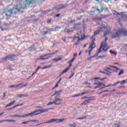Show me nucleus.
<instances>
[{
    "mask_svg": "<svg viewBox=\"0 0 127 127\" xmlns=\"http://www.w3.org/2000/svg\"><path fill=\"white\" fill-rule=\"evenodd\" d=\"M112 38H116L119 36H127V30L126 28H121L116 31V32L113 33L112 35Z\"/></svg>",
    "mask_w": 127,
    "mask_h": 127,
    "instance_id": "obj_1",
    "label": "nucleus"
},
{
    "mask_svg": "<svg viewBox=\"0 0 127 127\" xmlns=\"http://www.w3.org/2000/svg\"><path fill=\"white\" fill-rule=\"evenodd\" d=\"M80 25L79 24H78L76 25V26L74 28H71L69 30L65 28L64 30V32L67 34H69L71 32H72L74 30V29H80V27H79Z\"/></svg>",
    "mask_w": 127,
    "mask_h": 127,
    "instance_id": "obj_2",
    "label": "nucleus"
},
{
    "mask_svg": "<svg viewBox=\"0 0 127 127\" xmlns=\"http://www.w3.org/2000/svg\"><path fill=\"white\" fill-rule=\"evenodd\" d=\"M16 56L14 55H9L7 56V57L3 58L2 59V60L3 62H6L7 61H13L14 60V58L16 57Z\"/></svg>",
    "mask_w": 127,
    "mask_h": 127,
    "instance_id": "obj_3",
    "label": "nucleus"
},
{
    "mask_svg": "<svg viewBox=\"0 0 127 127\" xmlns=\"http://www.w3.org/2000/svg\"><path fill=\"white\" fill-rule=\"evenodd\" d=\"M64 120H65L64 119H52V120H50V121H47V122H44V124L52 123L56 122H57V123H59L63 122Z\"/></svg>",
    "mask_w": 127,
    "mask_h": 127,
    "instance_id": "obj_4",
    "label": "nucleus"
},
{
    "mask_svg": "<svg viewBox=\"0 0 127 127\" xmlns=\"http://www.w3.org/2000/svg\"><path fill=\"white\" fill-rule=\"evenodd\" d=\"M88 38V36H85L84 35H82L81 36V38H80V37H74V39H77V43H75L74 44V45L75 46H77V45H78L79 44V41L80 40L82 41L84 39H86L87 38Z\"/></svg>",
    "mask_w": 127,
    "mask_h": 127,
    "instance_id": "obj_5",
    "label": "nucleus"
},
{
    "mask_svg": "<svg viewBox=\"0 0 127 127\" xmlns=\"http://www.w3.org/2000/svg\"><path fill=\"white\" fill-rule=\"evenodd\" d=\"M21 84H22L20 83L15 85H12L9 86L8 88H16V89H17V88H20V89H21L22 88H24V87H26V86L28 85V84H26L20 86Z\"/></svg>",
    "mask_w": 127,
    "mask_h": 127,
    "instance_id": "obj_6",
    "label": "nucleus"
},
{
    "mask_svg": "<svg viewBox=\"0 0 127 127\" xmlns=\"http://www.w3.org/2000/svg\"><path fill=\"white\" fill-rule=\"evenodd\" d=\"M107 29V27H101L99 28L98 30H96V31H95V32H94V36H96L97 35L99 34L100 32L101 31H103Z\"/></svg>",
    "mask_w": 127,
    "mask_h": 127,
    "instance_id": "obj_7",
    "label": "nucleus"
},
{
    "mask_svg": "<svg viewBox=\"0 0 127 127\" xmlns=\"http://www.w3.org/2000/svg\"><path fill=\"white\" fill-rule=\"evenodd\" d=\"M109 67H106V69H108V70H113L115 72H119L118 70H120V69L119 68H118L117 67L113 66V65H109ZM110 67L113 68L116 70L112 69Z\"/></svg>",
    "mask_w": 127,
    "mask_h": 127,
    "instance_id": "obj_8",
    "label": "nucleus"
},
{
    "mask_svg": "<svg viewBox=\"0 0 127 127\" xmlns=\"http://www.w3.org/2000/svg\"><path fill=\"white\" fill-rule=\"evenodd\" d=\"M72 65V64H69V66L64 70H63L62 73L60 74L59 76H61L62 75H63V74L66 73L71 68V66Z\"/></svg>",
    "mask_w": 127,
    "mask_h": 127,
    "instance_id": "obj_9",
    "label": "nucleus"
},
{
    "mask_svg": "<svg viewBox=\"0 0 127 127\" xmlns=\"http://www.w3.org/2000/svg\"><path fill=\"white\" fill-rule=\"evenodd\" d=\"M39 115V113H36L35 114L34 111L32 113H29V114H26L25 115H23V118L24 117H28L29 116H30V117H32L34 116H37V115Z\"/></svg>",
    "mask_w": 127,
    "mask_h": 127,
    "instance_id": "obj_10",
    "label": "nucleus"
},
{
    "mask_svg": "<svg viewBox=\"0 0 127 127\" xmlns=\"http://www.w3.org/2000/svg\"><path fill=\"white\" fill-rule=\"evenodd\" d=\"M103 45V46L102 47V48H103V51H104L105 52H107L108 51V50L109 49V47H108L106 49H105L106 47H107V46H108V43H106V42H103L101 44V45Z\"/></svg>",
    "mask_w": 127,
    "mask_h": 127,
    "instance_id": "obj_11",
    "label": "nucleus"
},
{
    "mask_svg": "<svg viewBox=\"0 0 127 127\" xmlns=\"http://www.w3.org/2000/svg\"><path fill=\"white\" fill-rule=\"evenodd\" d=\"M4 14H5V15L7 17H11V15H12V13L11 10H5Z\"/></svg>",
    "mask_w": 127,
    "mask_h": 127,
    "instance_id": "obj_12",
    "label": "nucleus"
},
{
    "mask_svg": "<svg viewBox=\"0 0 127 127\" xmlns=\"http://www.w3.org/2000/svg\"><path fill=\"white\" fill-rule=\"evenodd\" d=\"M94 97H90L89 99H87V100L85 101L82 104L86 105V104L89 103L91 101L93 100Z\"/></svg>",
    "mask_w": 127,
    "mask_h": 127,
    "instance_id": "obj_13",
    "label": "nucleus"
},
{
    "mask_svg": "<svg viewBox=\"0 0 127 127\" xmlns=\"http://www.w3.org/2000/svg\"><path fill=\"white\" fill-rule=\"evenodd\" d=\"M12 14H16L17 12L19 11V10L17 8H13L10 10Z\"/></svg>",
    "mask_w": 127,
    "mask_h": 127,
    "instance_id": "obj_14",
    "label": "nucleus"
},
{
    "mask_svg": "<svg viewBox=\"0 0 127 127\" xmlns=\"http://www.w3.org/2000/svg\"><path fill=\"white\" fill-rule=\"evenodd\" d=\"M103 46H104L103 44H102L101 45V47H100V48L99 49V51H98L97 53H96V54H95V55H94V56H95V57H97V56H98V55L99 54H100L101 52H102L101 49H102V48L103 47Z\"/></svg>",
    "mask_w": 127,
    "mask_h": 127,
    "instance_id": "obj_15",
    "label": "nucleus"
},
{
    "mask_svg": "<svg viewBox=\"0 0 127 127\" xmlns=\"http://www.w3.org/2000/svg\"><path fill=\"white\" fill-rule=\"evenodd\" d=\"M36 50V48L35 47V46L34 45H32L29 48V51L30 52H32L33 51H34Z\"/></svg>",
    "mask_w": 127,
    "mask_h": 127,
    "instance_id": "obj_16",
    "label": "nucleus"
},
{
    "mask_svg": "<svg viewBox=\"0 0 127 127\" xmlns=\"http://www.w3.org/2000/svg\"><path fill=\"white\" fill-rule=\"evenodd\" d=\"M54 104L56 105H61V103H56V102L54 101V102H50V103H49L47 104V106H50V105H52V104Z\"/></svg>",
    "mask_w": 127,
    "mask_h": 127,
    "instance_id": "obj_17",
    "label": "nucleus"
},
{
    "mask_svg": "<svg viewBox=\"0 0 127 127\" xmlns=\"http://www.w3.org/2000/svg\"><path fill=\"white\" fill-rule=\"evenodd\" d=\"M95 39H93L91 45L89 47V49H91V48H95V47H93V46L95 45Z\"/></svg>",
    "mask_w": 127,
    "mask_h": 127,
    "instance_id": "obj_18",
    "label": "nucleus"
},
{
    "mask_svg": "<svg viewBox=\"0 0 127 127\" xmlns=\"http://www.w3.org/2000/svg\"><path fill=\"white\" fill-rule=\"evenodd\" d=\"M110 33H111L110 31H108V32H106L105 34H104V36L105 37V41L108 40V37H107V35H108V34H109Z\"/></svg>",
    "mask_w": 127,
    "mask_h": 127,
    "instance_id": "obj_19",
    "label": "nucleus"
},
{
    "mask_svg": "<svg viewBox=\"0 0 127 127\" xmlns=\"http://www.w3.org/2000/svg\"><path fill=\"white\" fill-rule=\"evenodd\" d=\"M122 18L124 20L127 21V14H123L122 15Z\"/></svg>",
    "mask_w": 127,
    "mask_h": 127,
    "instance_id": "obj_20",
    "label": "nucleus"
},
{
    "mask_svg": "<svg viewBox=\"0 0 127 127\" xmlns=\"http://www.w3.org/2000/svg\"><path fill=\"white\" fill-rule=\"evenodd\" d=\"M103 86V83L102 82H99V84L97 86L95 87L94 89H98V88H101V87Z\"/></svg>",
    "mask_w": 127,
    "mask_h": 127,
    "instance_id": "obj_21",
    "label": "nucleus"
},
{
    "mask_svg": "<svg viewBox=\"0 0 127 127\" xmlns=\"http://www.w3.org/2000/svg\"><path fill=\"white\" fill-rule=\"evenodd\" d=\"M54 108H49V109H45L43 110V113H47V112H49L50 110H53Z\"/></svg>",
    "mask_w": 127,
    "mask_h": 127,
    "instance_id": "obj_22",
    "label": "nucleus"
},
{
    "mask_svg": "<svg viewBox=\"0 0 127 127\" xmlns=\"http://www.w3.org/2000/svg\"><path fill=\"white\" fill-rule=\"evenodd\" d=\"M62 92V90H59V91H55V93L56 95H57L58 94V96H59L61 95V93Z\"/></svg>",
    "mask_w": 127,
    "mask_h": 127,
    "instance_id": "obj_23",
    "label": "nucleus"
},
{
    "mask_svg": "<svg viewBox=\"0 0 127 127\" xmlns=\"http://www.w3.org/2000/svg\"><path fill=\"white\" fill-rule=\"evenodd\" d=\"M55 101L54 102H55V103H57V102H58V101H62L63 99H61V98H57L56 97H55Z\"/></svg>",
    "mask_w": 127,
    "mask_h": 127,
    "instance_id": "obj_24",
    "label": "nucleus"
},
{
    "mask_svg": "<svg viewBox=\"0 0 127 127\" xmlns=\"http://www.w3.org/2000/svg\"><path fill=\"white\" fill-rule=\"evenodd\" d=\"M11 117L24 118V116L18 115H13L11 116Z\"/></svg>",
    "mask_w": 127,
    "mask_h": 127,
    "instance_id": "obj_25",
    "label": "nucleus"
},
{
    "mask_svg": "<svg viewBox=\"0 0 127 127\" xmlns=\"http://www.w3.org/2000/svg\"><path fill=\"white\" fill-rule=\"evenodd\" d=\"M110 53L111 54L113 55H115V56H116V55H117V53H116L115 51H112V50H111L110 51Z\"/></svg>",
    "mask_w": 127,
    "mask_h": 127,
    "instance_id": "obj_26",
    "label": "nucleus"
},
{
    "mask_svg": "<svg viewBox=\"0 0 127 127\" xmlns=\"http://www.w3.org/2000/svg\"><path fill=\"white\" fill-rule=\"evenodd\" d=\"M104 10V7H102L101 8V10L99 9H98L97 10L99 12V13H102Z\"/></svg>",
    "mask_w": 127,
    "mask_h": 127,
    "instance_id": "obj_27",
    "label": "nucleus"
},
{
    "mask_svg": "<svg viewBox=\"0 0 127 127\" xmlns=\"http://www.w3.org/2000/svg\"><path fill=\"white\" fill-rule=\"evenodd\" d=\"M27 96H28L27 94H21L19 95H18V97H19V98H22V97H27Z\"/></svg>",
    "mask_w": 127,
    "mask_h": 127,
    "instance_id": "obj_28",
    "label": "nucleus"
},
{
    "mask_svg": "<svg viewBox=\"0 0 127 127\" xmlns=\"http://www.w3.org/2000/svg\"><path fill=\"white\" fill-rule=\"evenodd\" d=\"M124 73V69H122L121 70H120V71L118 73V75L120 76L122 75Z\"/></svg>",
    "mask_w": 127,
    "mask_h": 127,
    "instance_id": "obj_29",
    "label": "nucleus"
},
{
    "mask_svg": "<svg viewBox=\"0 0 127 127\" xmlns=\"http://www.w3.org/2000/svg\"><path fill=\"white\" fill-rule=\"evenodd\" d=\"M103 87L101 88L100 89V90H102V89H104L105 88H108V87H109V85L106 86V85L105 84H103Z\"/></svg>",
    "mask_w": 127,
    "mask_h": 127,
    "instance_id": "obj_30",
    "label": "nucleus"
},
{
    "mask_svg": "<svg viewBox=\"0 0 127 127\" xmlns=\"http://www.w3.org/2000/svg\"><path fill=\"white\" fill-rule=\"evenodd\" d=\"M5 122L14 123V122H15V120H5Z\"/></svg>",
    "mask_w": 127,
    "mask_h": 127,
    "instance_id": "obj_31",
    "label": "nucleus"
},
{
    "mask_svg": "<svg viewBox=\"0 0 127 127\" xmlns=\"http://www.w3.org/2000/svg\"><path fill=\"white\" fill-rule=\"evenodd\" d=\"M106 57H107L106 55H103V56H99L97 59H100L101 58L102 59H104L105 58H106Z\"/></svg>",
    "mask_w": 127,
    "mask_h": 127,
    "instance_id": "obj_32",
    "label": "nucleus"
},
{
    "mask_svg": "<svg viewBox=\"0 0 127 127\" xmlns=\"http://www.w3.org/2000/svg\"><path fill=\"white\" fill-rule=\"evenodd\" d=\"M86 119V117L85 116L84 117H81V118H77V120H84V119Z\"/></svg>",
    "mask_w": 127,
    "mask_h": 127,
    "instance_id": "obj_33",
    "label": "nucleus"
},
{
    "mask_svg": "<svg viewBox=\"0 0 127 127\" xmlns=\"http://www.w3.org/2000/svg\"><path fill=\"white\" fill-rule=\"evenodd\" d=\"M88 93H89V91H85V92H84L80 94H81V96H83V95H85V94H88Z\"/></svg>",
    "mask_w": 127,
    "mask_h": 127,
    "instance_id": "obj_34",
    "label": "nucleus"
},
{
    "mask_svg": "<svg viewBox=\"0 0 127 127\" xmlns=\"http://www.w3.org/2000/svg\"><path fill=\"white\" fill-rule=\"evenodd\" d=\"M51 67V65L43 67L42 68V69H47V68H50Z\"/></svg>",
    "mask_w": 127,
    "mask_h": 127,
    "instance_id": "obj_35",
    "label": "nucleus"
},
{
    "mask_svg": "<svg viewBox=\"0 0 127 127\" xmlns=\"http://www.w3.org/2000/svg\"><path fill=\"white\" fill-rule=\"evenodd\" d=\"M59 51H56V52H55V53H52V54H50V55H55L56 54H57L58 53H59Z\"/></svg>",
    "mask_w": 127,
    "mask_h": 127,
    "instance_id": "obj_36",
    "label": "nucleus"
},
{
    "mask_svg": "<svg viewBox=\"0 0 127 127\" xmlns=\"http://www.w3.org/2000/svg\"><path fill=\"white\" fill-rule=\"evenodd\" d=\"M126 80H124L120 82V84L123 85V84H126Z\"/></svg>",
    "mask_w": 127,
    "mask_h": 127,
    "instance_id": "obj_37",
    "label": "nucleus"
},
{
    "mask_svg": "<svg viewBox=\"0 0 127 127\" xmlns=\"http://www.w3.org/2000/svg\"><path fill=\"white\" fill-rule=\"evenodd\" d=\"M80 96H81V94H79L73 95L71 97H79Z\"/></svg>",
    "mask_w": 127,
    "mask_h": 127,
    "instance_id": "obj_38",
    "label": "nucleus"
},
{
    "mask_svg": "<svg viewBox=\"0 0 127 127\" xmlns=\"http://www.w3.org/2000/svg\"><path fill=\"white\" fill-rule=\"evenodd\" d=\"M61 29V27H55V31H58L59 29Z\"/></svg>",
    "mask_w": 127,
    "mask_h": 127,
    "instance_id": "obj_39",
    "label": "nucleus"
},
{
    "mask_svg": "<svg viewBox=\"0 0 127 127\" xmlns=\"http://www.w3.org/2000/svg\"><path fill=\"white\" fill-rule=\"evenodd\" d=\"M106 73L108 74H106L107 75L110 76L111 74H112V72L110 71H108V72H106Z\"/></svg>",
    "mask_w": 127,
    "mask_h": 127,
    "instance_id": "obj_40",
    "label": "nucleus"
},
{
    "mask_svg": "<svg viewBox=\"0 0 127 127\" xmlns=\"http://www.w3.org/2000/svg\"><path fill=\"white\" fill-rule=\"evenodd\" d=\"M15 103H16V101H13V102L10 103L9 104L11 106L13 105Z\"/></svg>",
    "mask_w": 127,
    "mask_h": 127,
    "instance_id": "obj_41",
    "label": "nucleus"
},
{
    "mask_svg": "<svg viewBox=\"0 0 127 127\" xmlns=\"http://www.w3.org/2000/svg\"><path fill=\"white\" fill-rule=\"evenodd\" d=\"M35 3V1H34V0H30V2H29L30 4H33Z\"/></svg>",
    "mask_w": 127,
    "mask_h": 127,
    "instance_id": "obj_42",
    "label": "nucleus"
},
{
    "mask_svg": "<svg viewBox=\"0 0 127 127\" xmlns=\"http://www.w3.org/2000/svg\"><path fill=\"white\" fill-rule=\"evenodd\" d=\"M75 60V58H74L72 59V60H71L69 62H68V63L71 64V63H73Z\"/></svg>",
    "mask_w": 127,
    "mask_h": 127,
    "instance_id": "obj_43",
    "label": "nucleus"
},
{
    "mask_svg": "<svg viewBox=\"0 0 127 127\" xmlns=\"http://www.w3.org/2000/svg\"><path fill=\"white\" fill-rule=\"evenodd\" d=\"M30 120H29V121H26V122H22L21 124H24V125H25V124H28V123H30Z\"/></svg>",
    "mask_w": 127,
    "mask_h": 127,
    "instance_id": "obj_44",
    "label": "nucleus"
},
{
    "mask_svg": "<svg viewBox=\"0 0 127 127\" xmlns=\"http://www.w3.org/2000/svg\"><path fill=\"white\" fill-rule=\"evenodd\" d=\"M49 30L48 31H46V32L43 34L41 33V34H42L43 35L45 36L46 35V34H47L48 33H49Z\"/></svg>",
    "mask_w": 127,
    "mask_h": 127,
    "instance_id": "obj_45",
    "label": "nucleus"
},
{
    "mask_svg": "<svg viewBox=\"0 0 127 127\" xmlns=\"http://www.w3.org/2000/svg\"><path fill=\"white\" fill-rule=\"evenodd\" d=\"M48 31H49V32H51L52 31H55V30H54L53 28L49 29Z\"/></svg>",
    "mask_w": 127,
    "mask_h": 127,
    "instance_id": "obj_46",
    "label": "nucleus"
},
{
    "mask_svg": "<svg viewBox=\"0 0 127 127\" xmlns=\"http://www.w3.org/2000/svg\"><path fill=\"white\" fill-rule=\"evenodd\" d=\"M100 72L101 73L106 74H106H109L108 73H107V72H105V71H100Z\"/></svg>",
    "mask_w": 127,
    "mask_h": 127,
    "instance_id": "obj_47",
    "label": "nucleus"
},
{
    "mask_svg": "<svg viewBox=\"0 0 127 127\" xmlns=\"http://www.w3.org/2000/svg\"><path fill=\"white\" fill-rule=\"evenodd\" d=\"M71 127H76L77 126H76V124L75 123H74L72 125H71L70 126Z\"/></svg>",
    "mask_w": 127,
    "mask_h": 127,
    "instance_id": "obj_48",
    "label": "nucleus"
},
{
    "mask_svg": "<svg viewBox=\"0 0 127 127\" xmlns=\"http://www.w3.org/2000/svg\"><path fill=\"white\" fill-rule=\"evenodd\" d=\"M52 61H55L56 62H59L58 59L57 58H55V59H52Z\"/></svg>",
    "mask_w": 127,
    "mask_h": 127,
    "instance_id": "obj_49",
    "label": "nucleus"
},
{
    "mask_svg": "<svg viewBox=\"0 0 127 127\" xmlns=\"http://www.w3.org/2000/svg\"><path fill=\"white\" fill-rule=\"evenodd\" d=\"M65 39H66V37H64V38H62V40L64 41V42H66Z\"/></svg>",
    "mask_w": 127,
    "mask_h": 127,
    "instance_id": "obj_50",
    "label": "nucleus"
},
{
    "mask_svg": "<svg viewBox=\"0 0 127 127\" xmlns=\"http://www.w3.org/2000/svg\"><path fill=\"white\" fill-rule=\"evenodd\" d=\"M83 84H88L89 85H91V84L90 83L88 82L87 81L84 82Z\"/></svg>",
    "mask_w": 127,
    "mask_h": 127,
    "instance_id": "obj_51",
    "label": "nucleus"
},
{
    "mask_svg": "<svg viewBox=\"0 0 127 127\" xmlns=\"http://www.w3.org/2000/svg\"><path fill=\"white\" fill-rule=\"evenodd\" d=\"M74 74L75 72L72 73V74H71V76H69V79L71 78L74 76Z\"/></svg>",
    "mask_w": 127,
    "mask_h": 127,
    "instance_id": "obj_52",
    "label": "nucleus"
},
{
    "mask_svg": "<svg viewBox=\"0 0 127 127\" xmlns=\"http://www.w3.org/2000/svg\"><path fill=\"white\" fill-rule=\"evenodd\" d=\"M6 96V95L5 94V93L4 92L3 93V98H5ZM3 98H2V100H4V99H3Z\"/></svg>",
    "mask_w": 127,
    "mask_h": 127,
    "instance_id": "obj_53",
    "label": "nucleus"
},
{
    "mask_svg": "<svg viewBox=\"0 0 127 127\" xmlns=\"http://www.w3.org/2000/svg\"><path fill=\"white\" fill-rule=\"evenodd\" d=\"M75 21V20H71L69 22V24H71L72 23H73Z\"/></svg>",
    "mask_w": 127,
    "mask_h": 127,
    "instance_id": "obj_54",
    "label": "nucleus"
},
{
    "mask_svg": "<svg viewBox=\"0 0 127 127\" xmlns=\"http://www.w3.org/2000/svg\"><path fill=\"white\" fill-rule=\"evenodd\" d=\"M51 21H52V20H51V19H49V20H48V21H47V23L50 24V23H51Z\"/></svg>",
    "mask_w": 127,
    "mask_h": 127,
    "instance_id": "obj_55",
    "label": "nucleus"
},
{
    "mask_svg": "<svg viewBox=\"0 0 127 127\" xmlns=\"http://www.w3.org/2000/svg\"><path fill=\"white\" fill-rule=\"evenodd\" d=\"M40 113H38L39 115L44 113L43 110H40Z\"/></svg>",
    "mask_w": 127,
    "mask_h": 127,
    "instance_id": "obj_56",
    "label": "nucleus"
},
{
    "mask_svg": "<svg viewBox=\"0 0 127 127\" xmlns=\"http://www.w3.org/2000/svg\"><path fill=\"white\" fill-rule=\"evenodd\" d=\"M77 56V54H74V55H73L74 58H75V59Z\"/></svg>",
    "mask_w": 127,
    "mask_h": 127,
    "instance_id": "obj_57",
    "label": "nucleus"
},
{
    "mask_svg": "<svg viewBox=\"0 0 127 127\" xmlns=\"http://www.w3.org/2000/svg\"><path fill=\"white\" fill-rule=\"evenodd\" d=\"M38 60H43V61H44L46 60V58H43V57H41V58L39 59Z\"/></svg>",
    "mask_w": 127,
    "mask_h": 127,
    "instance_id": "obj_58",
    "label": "nucleus"
},
{
    "mask_svg": "<svg viewBox=\"0 0 127 127\" xmlns=\"http://www.w3.org/2000/svg\"><path fill=\"white\" fill-rule=\"evenodd\" d=\"M50 55V54H46V55H45L44 56L41 57H47V56H49Z\"/></svg>",
    "mask_w": 127,
    "mask_h": 127,
    "instance_id": "obj_59",
    "label": "nucleus"
},
{
    "mask_svg": "<svg viewBox=\"0 0 127 127\" xmlns=\"http://www.w3.org/2000/svg\"><path fill=\"white\" fill-rule=\"evenodd\" d=\"M34 112L35 114H36V113L40 112V110H36V111H35Z\"/></svg>",
    "mask_w": 127,
    "mask_h": 127,
    "instance_id": "obj_60",
    "label": "nucleus"
},
{
    "mask_svg": "<svg viewBox=\"0 0 127 127\" xmlns=\"http://www.w3.org/2000/svg\"><path fill=\"white\" fill-rule=\"evenodd\" d=\"M107 79V78L105 77V78H102V79H100V80L101 81H104L105 79Z\"/></svg>",
    "mask_w": 127,
    "mask_h": 127,
    "instance_id": "obj_61",
    "label": "nucleus"
},
{
    "mask_svg": "<svg viewBox=\"0 0 127 127\" xmlns=\"http://www.w3.org/2000/svg\"><path fill=\"white\" fill-rule=\"evenodd\" d=\"M109 1V0H104V2L106 3H108Z\"/></svg>",
    "mask_w": 127,
    "mask_h": 127,
    "instance_id": "obj_62",
    "label": "nucleus"
},
{
    "mask_svg": "<svg viewBox=\"0 0 127 127\" xmlns=\"http://www.w3.org/2000/svg\"><path fill=\"white\" fill-rule=\"evenodd\" d=\"M120 83V81L116 82L115 83V85H118V84H119Z\"/></svg>",
    "mask_w": 127,
    "mask_h": 127,
    "instance_id": "obj_63",
    "label": "nucleus"
},
{
    "mask_svg": "<svg viewBox=\"0 0 127 127\" xmlns=\"http://www.w3.org/2000/svg\"><path fill=\"white\" fill-rule=\"evenodd\" d=\"M114 14L116 15H121V14L118 13V12H116L115 14Z\"/></svg>",
    "mask_w": 127,
    "mask_h": 127,
    "instance_id": "obj_64",
    "label": "nucleus"
}]
</instances>
